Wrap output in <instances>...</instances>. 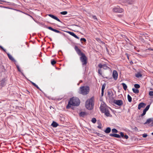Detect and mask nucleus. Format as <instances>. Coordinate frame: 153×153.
I'll return each instance as SVG.
<instances>
[{
  "instance_id": "nucleus-1",
  "label": "nucleus",
  "mask_w": 153,
  "mask_h": 153,
  "mask_svg": "<svg viewBox=\"0 0 153 153\" xmlns=\"http://www.w3.org/2000/svg\"><path fill=\"white\" fill-rule=\"evenodd\" d=\"M80 103V101L79 99L74 97L71 98L68 101V104L66 106L67 109H69L71 106H77Z\"/></svg>"
},
{
  "instance_id": "nucleus-2",
  "label": "nucleus",
  "mask_w": 153,
  "mask_h": 153,
  "mask_svg": "<svg viewBox=\"0 0 153 153\" xmlns=\"http://www.w3.org/2000/svg\"><path fill=\"white\" fill-rule=\"evenodd\" d=\"M94 105V98L93 97L87 100L85 103V107L89 110L92 109Z\"/></svg>"
},
{
  "instance_id": "nucleus-3",
  "label": "nucleus",
  "mask_w": 153,
  "mask_h": 153,
  "mask_svg": "<svg viewBox=\"0 0 153 153\" xmlns=\"http://www.w3.org/2000/svg\"><path fill=\"white\" fill-rule=\"evenodd\" d=\"M90 91V87L87 86H81L79 88L78 93L83 95L88 94Z\"/></svg>"
},
{
  "instance_id": "nucleus-4",
  "label": "nucleus",
  "mask_w": 153,
  "mask_h": 153,
  "mask_svg": "<svg viewBox=\"0 0 153 153\" xmlns=\"http://www.w3.org/2000/svg\"><path fill=\"white\" fill-rule=\"evenodd\" d=\"M106 105L104 104L101 105L100 107V109L102 113H104L105 115L107 117H111V115L110 114L108 108L105 107Z\"/></svg>"
},
{
  "instance_id": "nucleus-5",
  "label": "nucleus",
  "mask_w": 153,
  "mask_h": 153,
  "mask_svg": "<svg viewBox=\"0 0 153 153\" xmlns=\"http://www.w3.org/2000/svg\"><path fill=\"white\" fill-rule=\"evenodd\" d=\"M80 60L83 66L86 65L87 63V58L85 54L80 57Z\"/></svg>"
},
{
  "instance_id": "nucleus-6",
  "label": "nucleus",
  "mask_w": 153,
  "mask_h": 153,
  "mask_svg": "<svg viewBox=\"0 0 153 153\" xmlns=\"http://www.w3.org/2000/svg\"><path fill=\"white\" fill-rule=\"evenodd\" d=\"M119 106H121L123 105V101L121 100H115L114 99L111 102Z\"/></svg>"
},
{
  "instance_id": "nucleus-7",
  "label": "nucleus",
  "mask_w": 153,
  "mask_h": 153,
  "mask_svg": "<svg viewBox=\"0 0 153 153\" xmlns=\"http://www.w3.org/2000/svg\"><path fill=\"white\" fill-rule=\"evenodd\" d=\"M74 49L77 53V54L79 56H82L85 54L84 53L82 52L76 46H75Z\"/></svg>"
},
{
  "instance_id": "nucleus-8",
  "label": "nucleus",
  "mask_w": 153,
  "mask_h": 153,
  "mask_svg": "<svg viewBox=\"0 0 153 153\" xmlns=\"http://www.w3.org/2000/svg\"><path fill=\"white\" fill-rule=\"evenodd\" d=\"M107 95L108 97L110 99H111V102L114 99V97H113L114 94L112 91H108L107 92Z\"/></svg>"
},
{
  "instance_id": "nucleus-9",
  "label": "nucleus",
  "mask_w": 153,
  "mask_h": 153,
  "mask_svg": "<svg viewBox=\"0 0 153 153\" xmlns=\"http://www.w3.org/2000/svg\"><path fill=\"white\" fill-rule=\"evenodd\" d=\"M113 11L116 13H121L123 11V10L119 7L114 8L113 9Z\"/></svg>"
},
{
  "instance_id": "nucleus-10",
  "label": "nucleus",
  "mask_w": 153,
  "mask_h": 153,
  "mask_svg": "<svg viewBox=\"0 0 153 153\" xmlns=\"http://www.w3.org/2000/svg\"><path fill=\"white\" fill-rule=\"evenodd\" d=\"M98 67L100 68H103L104 69L106 70L109 68L106 64H102L101 63L98 64Z\"/></svg>"
},
{
  "instance_id": "nucleus-11",
  "label": "nucleus",
  "mask_w": 153,
  "mask_h": 153,
  "mask_svg": "<svg viewBox=\"0 0 153 153\" xmlns=\"http://www.w3.org/2000/svg\"><path fill=\"white\" fill-rule=\"evenodd\" d=\"M113 77L115 80H117L118 78V73L117 71L114 70L113 72Z\"/></svg>"
},
{
  "instance_id": "nucleus-12",
  "label": "nucleus",
  "mask_w": 153,
  "mask_h": 153,
  "mask_svg": "<svg viewBox=\"0 0 153 153\" xmlns=\"http://www.w3.org/2000/svg\"><path fill=\"white\" fill-rule=\"evenodd\" d=\"M48 15L49 16L52 18L57 20L59 22H62L56 16L51 14H49Z\"/></svg>"
},
{
  "instance_id": "nucleus-13",
  "label": "nucleus",
  "mask_w": 153,
  "mask_h": 153,
  "mask_svg": "<svg viewBox=\"0 0 153 153\" xmlns=\"http://www.w3.org/2000/svg\"><path fill=\"white\" fill-rule=\"evenodd\" d=\"M47 28L52 31H53L56 32V33H61V32L60 31H59V30H56L54 29H53V28H52L51 27H47Z\"/></svg>"
},
{
  "instance_id": "nucleus-14",
  "label": "nucleus",
  "mask_w": 153,
  "mask_h": 153,
  "mask_svg": "<svg viewBox=\"0 0 153 153\" xmlns=\"http://www.w3.org/2000/svg\"><path fill=\"white\" fill-rule=\"evenodd\" d=\"M146 105V104L143 102H140L138 105V109H140L141 108H144Z\"/></svg>"
},
{
  "instance_id": "nucleus-15",
  "label": "nucleus",
  "mask_w": 153,
  "mask_h": 153,
  "mask_svg": "<svg viewBox=\"0 0 153 153\" xmlns=\"http://www.w3.org/2000/svg\"><path fill=\"white\" fill-rule=\"evenodd\" d=\"M68 33L71 36H74L75 38L77 39H79V38L77 36L74 32H71L70 31H68Z\"/></svg>"
},
{
  "instance_id": "nucleus-16",
  "label": "nucleus",
  "mask_w": 153,
  "mask_h": 153,
  "mask_svg": "<svg viewBox=\"0 0 153 153\" xmlns=\"http://www.w3.org/2000/svg\"><path fill=\"white\" fill-rule=\"evenodd\" d=\"M153 118H151L148 119L144 123V124H149L151 123H152V121H153Z\"/></svg>"
},
{
  "instance_id": "nucleus-17",
  "label": "nucleus",
  "mask_w": 153,
  "mask_h": 153,
  "mask_svg": "<svg viewBox=\"0 0 153 153\" xmlns=\"http://www.w3.org/2000/svg\"><path fill=\"white\" fill-rule=\"evenodd\" d=\"M109 136L117 138H120V136L117 134H109Z\"/></svg>"
},
{
  "instance_id": "nucleus-18",
  "label": "nucleus",
  "mask_w": 153,
  "mask_h": 153,
  "mask_svg": "<svg viewBox=\"0 0 153 153\" xmlns=\"http://www.w3.org/2000/svg\"><path fill=\"white\" fill-rule=\"evenodd\" d=\"M87 113L86 112L81 111L79 113V115L80 117H84L86 115Z\"/></svg>"
},
{
  "instance_id": "nucleus-19",
  "label": "nucleus",
  "mask_w": 153,
  "mask_h": 153,
  "mask_svg": "<svg viewBox=\"0 0 153 153\" xmlns=\"http://www.w3.org/2000/svg\"><path fill=\"white\" fill-rule=\"evenodd\" d=\"M7 55L9 58V59L12 60V61H13L14 62H16V61L13 58L12 56L10 55L9 53H7Z\"/></svg>"
},
{
  "instance_id": "nucleus-20",
  "label": "nucleus",
  "mask_w": 153,
  "mask_h": 153,
  "mask_svg": "<svg viewBox=\"0 0 153 153\" xmlns=\"http://www.w3.org/2000/svg\"><path fill=\"white\" fill-rule=\"evenodd\" d=\"M51 126L53 127H56L59 126V124L55 121H53L51 124Z\"/></svg>"
},
{
  "instance_id": "nucleus-21",
  "label": "nucleus",
  "mask_w": 153,
  "mask_h": 153,
  "mask_svg": "<svg viewBox=\"0 0 153 153\" xmlns=\"http://www.w3.org/2000/svg\"><path fill=\"white\" fill-rule=\"evenodd\" d=\"M30 83L34 86L36 87L38 89H39L40 91H42L39 88L37 85L35 83L32 82L31 81H30Z\"/></svg>"
},
{
  "instance_id": "nucleus-22",
  "label": "nucleus",
  "mask_w": 153,
  "mask_h": 153,
  "mask_svg": "<svg viewBox=\"0 0 153 153\" xmlns=\"http://www.w3.org/2000/svg\"><path fill=\"white\" fill-rule=\"evenodd\" d=\"M111 131V128L110 127H107L104 131L106 133H109Z\"/></svg>"
},
{
  "instance_id": "nucleus-23",
  "label": "nucleus",
  "mask_w": 153,
  "mask_h": 153,
  "mask_svg": "<svg viewBox=\"0 0 153 153\" xmlns=\"http://www.w3.org/2000/svg\"><path fill=\"white\" fill-rule=\"evenodd\" d=\"M132 90L133 92L135 94H137L139 92V90L137 89L133 88Z\"/></svg>"
},
{
  "instance_id": "nucleus-24",
  "label": "nucleus",
  "mask_w": 153,
  "mask_h": 153,
  "mask_svg": "<svg viewBox=\"0 0 153 153\" xmlns=\"http://www.w3.org/2000/svg\"><path fill=\"white\" fill-rule=\"evenodd\" d=\"M16 64V67H17L18 71H19V72H21L22 75H23V76H24V74L22 72V71L20 70L19 65H17L16 64Z\"/></svg>"
},
{
  "instance_id": "nucleus-25",
  "label": "nucleus",
  "mask_w": 153,
  "mask_h": 153,
  "mask_svg": "<svg viewBox=\"0 0 153 153\" xmlns=\"http://www.w3.org/2000/svg\"><path fill=\"white\" fill-rule=\"evenodd\" d=\"M123 86V88L125 90H126L127 88V86L126 84L125 83H123L121 84Z\"/></svg>"
},
{
  "instance_id": "nucleus-26",
  "label": "nucleus",
  "mask_w": 153,
  "mask_h": 153,
  "mask_svg": "<svg viewBox=\"0 0 153 153\" xmlns=\"http://www.w3.org/2000/svg\"><path fill=\"white\" fill-rule=\"evenodd\" d=\"M102 68H99L98 70V73L99 74V75L103 77V76H102V72L101 69Z\"/></svg>"
},
{
  "instance_id": "nucleus-27",
  "label": "nucleus",
  "mask_w": 153,
  "mask_h": 153,
  "mask_svg": "<svg viewBox=\"0 0 153 153\" xmlns=\"http://www.w3.org/2000/svg\"><path fill=\"white\" fill-rule=\"evenodd\" d=\"M128 100L129 102H131L132 101V98L131 96L129 95L128 94L127 96Z\"/></svg>"
},
{
  "instance_id": "nucleus-28",
  "label": "nucleus",
  "mask_w": 153,
  "mask_h": 153,
  "mask_svg": "<svg viewBox=\"0 0 153 153\" xmlns=\"http://www.w3.org/2000/svg\"><path fill=\"white\" fill-rule=\"evenodd\" d=\"M51 64L53 65H54L56 63V61L54 59H52L51 61Z\"/></svg>"
},
{
  "instance_id": "nucleus-29",
  "label": "nucleus",
  "mask_w": 153,
  "mask_h": 153,
  "mask_svg": "<svg viewBox=\"0 0 153 153\" xmlns=\"http://www.w3.org/2000/svg\"><path fill=\"white\" fill-rule=\"evenodd\" d=\"M135 76L137 78H139L142 76L141 74L140 73H137L135 75Z\"/></svg>"
},
{
  "instance_id": "nucleus-30",
  "label": "nucleus",
  "mask_w": 153,
  "mask_h": 153,
  "mask_svg": "<svg viewBox=\"0 0 153 153\" xmlns=\"http://www.w3.org/2000/svg\"><path fill=\"white\" fill-rule=\"evenodd\" d=\"M134 87L136 88V89H137L140 88V86L139 84H136L134 85Z\"/></svg>"
},
{
  "instance_id": "nucleus-31",
  "label": "nucleus",
  "mask_w": 153,
  "mask_h": 153,
  "mask_svg": "<svg viewBox=\"0 0 153 153\" xmlns=\"http://www.w3.org/2000/svg\"><path fill=\"white\" fill-rule=\"evenodd\" d=\"M112 132L113 133H117L118 131L115 128H113L112 129Z\"/></svg>"
},
{
  "instance_id": "nucleus-32",
  "label": "nucleus",
  "mask_w": 153,
  "mask_h": 153,
  "mask_svg": "<svg viewBox=\"0 0 153 153\" xmlns=\"http://www.w3.org/2000/svg\"><path fill=\"white\" fill-rule=\"evenodd\" d=\"M68 13V12L67 11H64L60 13L63 15H65L67 14Z\"/></svg>"
},
{
  "instance_id": "nucleus-33",
  "label": "nucleus",
  "mask_w": 153,
  "mask_h": 153,
  "mask_svg": "<svg viewBox=\"0 0 153 153\" xmlns=\"http://www.w3.org/2000/svg\"><path fill=\"white\" fill-rule=\"evenodd\" d=\"M105 86H106V84L105 83H104L102 85V89H101L102 91H104V89L105 88Z\"/></svg>"
},
{
  "instance_id": "nucleus-34",
  "label": "nucleus",
  "mask_w": 153,
  "mask_h": 153,
  "mask_svg": "<svg viewBox=\"0 0 153 153\" xmlns=\"http://www.w3.org/2000/svg\"><path fill=\"white\" fill-rule=\"evenodd\" d=\"M150 106V105H148L144 110L147 111L149 109Z\"/></svg>"
},
{
  "instance_id": "nucleus-35",
  "label": "nucleus",
  "mask_w": 153,
  "mask_h": 153,
  "mask_svg": "<svg viewBox=\"0 0 153 153\" xmlns=\"http://www.w3.org/2000/svg\"><path fill=\"white\" fill-rule=\"evenodd\" d=\"M147 111H145L144 110H143V113L141 114L140 115V116L142 117L143 116H144V115H145L146 113V112Z\"/></svg>"
},
{
  "instance_id": "nucleus-36",
  "label": "nucleus",
  "mask_w": 153,
  "mask_h": 153,
  "mask_svg": "<svg viewBox=\"0 0 153 153\" xmlns=\"http://www.w3.org/2000/svg\"><path fill=\"white\" fill-rule=\"evenodd\" d=\"M96 119L95 118H93L91 120V122L94 123H96Z\"/></svg>"
},
{
  "instance_id": "nucleus-37",
  "label": "nucleus",
  "mask_w": 153,
  "mask_h": 153,
  "mask_svg": "<svg viewBox=\"0 0 153 153\" xmlns=\"http://www.w3.org/2000/svg\"><path fill=\"white\" fill-rule=\"evenodd\" d=\"M98 123L99 125L97 126V127L99 129H101V124L100 122Z\"/></svg>"
},
{
  "instance_id": "nucleus-38",
  "label": "nucleus",
  "mask_w": 153,
  "mask_h": 153,
  "mask_svg": "<svg viewBox=\"0 0 153 153\" xmlns=\"http://www.w3.org/2000/svg\"><path fill=\"white\" fill-rule=\"evenodd\" d=\"M96 134L97 135V136L99 137H103L104 136V135L103 134H101L99 133H97Z\"/></svg>"
},
{
  "instance_id": "nucleus-39",
  "label": "nucleus",
  "mask_w": 153,
  "mask_h": 153,
  "mask_svg": "<svg viewBox=\"0 0 153 153\" xmlns=\"http://www.w3.org/2000/svg\"><path fill=\"white\" fill-rule=\"evenodd\" d=\"M120 137H122L123 138V137L124 136V133L123 132H120Z\"/></svg>"
},
{
  "instance_id": "nucleus-40",
  "label": "nucleus",
  "mask_w": 153,
  "mask_h": 153,
  "mask_svg": "<svg viewBox=\"0 0 153 153\" xmlns=\"http://www.w3.org/2000/svg\"><path fill=\"white\" fill-rule=\"evenodd\" d=\"M149 95L150 96H153V91H150L149 92Z\"/></svg>"
},
{
  "instance_id": "nucleus-41",
  "label": "nucleus",
  "mask_w": 153,
  "mask_h": 153,
  "mask_svg": "<svg viewBox=\"0 0 153 153\" xmlns=\"http://www.w3.org/2000/svg\"><path fill=\"white\" fill-rule=\"evenodd\" d=\"M80 41H83L84 42H86V39H85L84 38H81V39H80Z\"/></svg>"
},
{
  "instance_id": "nucleus-42",
  "label": "nucleus",
  "mask_w": 153,
  "mask_h": 153,
  "mask_svg": "<svg viewBox=\"0 0 153 153\" xmlns=\"http://www.w3.org/2000/svg\"><path fill=\"white\" fill-rule=\"evenodd\" d=\"M128 136L127 134L124 135V136L123 137V138L126 139H127L128 138Z\"/></svg>"
},
{
  "instance_id": "nucleus-43",
  "label": "nucleus",
  "mask_w": 153,
  "mask_h": 153,
  "mask_svg": "<svg viewBox=\"0 0 153 153\" xmlns=\"http://www.w3.org/2000/svg\"><path fill=\"white\" fill-rule=\"evenodd\" d=\"M143 137L144 138L146 137L147 136V134H146L144 133L143 134Z\"/></svg>"
},
{
  "instance_id": "nucleus-44",
  "label": "nucleus",
  "mask_w": 153,
  "mask_h": 153,
  "mask_svg": "<svg viewBox=\"0 0 153 153\" xmlns=\"http://www.w3.org/2000/svg\"><path fill=\"white\" fill-rule=\"evenodd\" d=\"M0 48L1 50L3 51L4 52H6V50L4 49L2 46L0 45Z\"/></svg>"
},
{
  "instance_id": "nucleus-45",
  "label": "nucleus",
  "mask_w": 153,
  "mask_h": 153,
  "mask_svg": "<svg viewBox=\"0 0 153 153\" xmlns=\"http://www.w3.org/2000/svg\"><path fill=\"white\" fill-rule=\"evenodd\" d=\"M93 18L94 19H96L97 20V18L96 16L95 15H93L92 16Z\"/></svg>"
},
{
  "instance_id": "nucleus-46",
  "label": "nucleus",
  "mask_w": 153,
  "mask_h": 153,
  "mask_svg": "<svg viewBox=\"0 0 153 153\" xmlns=\"http://www.w3.org/2000/svg\"><path fill=\"white\" fill-rule=\"evenodd\" d=\"M104 91H102L101 92V96H103Z\"/></svg>"
},
{
  "instance_id": "nucleus-47",
  "label": "nucleus",
  "mask_w": 153,
  "mask_h": 153,
  "mask_svg": "<svg viewBox=\"0 0 153 153\" xmlns=\"http://www.w3.org/2000/svg\"><path fill=\"white\" fill-rule=\"evenodd\" d=\"M26 91H27V94H30V92L28 91L27 90H26Z\"/></svg>"
},
{
  "instance_id": "nucleus-48",
  "label": "nucleus",
  "mask_w": 153,
  "mask_h": 153,
  "mask_svg": "<svg viewBox=\"0 0 153 153\" xmlns=\"http://www.w3.org/2000/svg\"><path fill=\"white\" fill-rule=\"evenodd\" d=\"M96 39L97 41H98V40H99V41H100V39H99V38H97Z\"/></svg>"
},
{
  "instance_id": "nucleus-49",
  "label": "nucleus",
  "mask_w": 153,
  "mask_h": 153,
  "mask_svg": "<svg viewBox=\"0 0 153 153\" xmlns=\"http://www.w3.org/2000/svg\"><path fill=\"white\" fill-rule=\"evenodd\" d=\"M126 56H127V57L128 58V59H129V57H128V54H126Z\"/></svg>"
},
{
  "instance_id": "nucleus-50",
  "label": "nucleus",
  "mask_w": 153,
  "mask_h": 153,
  "mask_svg": "<svg viewBox=\"0 0 153 153\" xmlns=\"http://www.w3.org/2000/svg\"><path fill=\"white\" fill-rule=\"evenodd\" d=\"M119 16L120 17H121V16H122V15H119Z\"/></svg>"
},
{
  "instance_id": "nucleus-51",
  "label": "nucleus",
  "mask_w": 153,
  "mask_h": 153,
  "mask_svg": "<svg viewBox=\"0 0 153 153\" xmlns=\"http://www.w3.org/2000/svg\"><path fill=\"white\" fill-rule=\"evenodd\" d=\"M130 63L131 64V63L133 64V62L132 61H131V62H130Z\"/></svg>"
},
{
  "instance_id": "nucleus-52",
  "label": "nucleus",
  "mask_w": 153,
  "mask_h": 153,
  "mask_svg": "<svg viewBox=\"0 0 153 153\" xmlns=\"http://www.w3.org/2000/svg\"><path fill=\"white\" fill-rule=\"evenodd\" d=\"M2 1L4 2H7L4 1Z\"/></svg>"
},
{
  "instance_id": "nucleus-53",
  "label": "nucleus",
  "mask_w": 153,
  "mask_h": 153,
  "mask_svg": "<svg viewBox=\"0 0 153 153\" xmlns=\"http://www.w3.org/2000/svg\"><path fill=\"white\" fill-rule=\"evenodd\" d=\"M152 134L153 135V132L152 133Z\"/></svg>"
},
{
  "instance_id": "nucleus-54",
  "label": "nucleus",
  "mask_w": 153,
  "mask_h": 153,
  "mask_svg": "<svg viewBox=\"0 0 153 153\" xmlns=\"http://www.w3.org/2000/svg\"><path fill=\"white\" fill-rule=\"evenodd\" d=\"M30 16L31 17H32V16H30Z\"/></svg>"
},
{
  "instance_id": "nucleus-55",
  "label": "nucleus",
  "mask_w": 153,
  "mask_h": 153,
  "mask_svg": "<svg viewBox=\"0 0 153 153\" xmlns=\"http://www.w3.org/2000/svg\"><path fill=\"white\" fill-rule=\"evenodd\" d=\"M153 123V121H152V124Z\"/></svg>"
},
{
  "instance_id": "nucleus-56",
  "label": "nucleus",
  "mask_w": 153,
  "mask_h": 153,
  "mask_svg": "<svg viewBox=\"0 0 153 153\" xmlns=\"http://www.w3.org/2000/svg\"><path fill=\"white\" fill-rule=\"evenodd\" d=\"M51 107H52L51 106V107H50V108H51Z\"/></svg>"
}]
</instances>
